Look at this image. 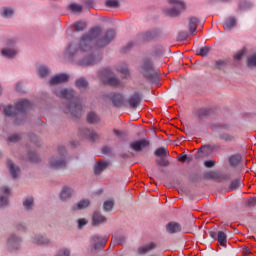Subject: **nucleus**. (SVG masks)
<instances>
[{"instance_id": "nucleus-1", "label": "nucleus", "mask_w": 256, "mask_h": 256, "mask_svg": "<svg viewBox=\"0 0 256 256\" xmlns=\"http://www.w3.org/2000/svg\"><path fill=\"white\" fill-rule=\"evenodd\" d=\"M117 33L113 29L100 33V27L91 28L78 38V42H70L66 45L64 56L69 62H75L78 66H92L100 61V56H94V49L104 48L113 41Z\"/></svg>"}, {"instance_id": "nucleus-2", "label": "nucleus", "mask_w": 256, "mask_h": 256, "mask_svg": "<svg viewBox=\"0 0 256 256\" xmlns=\"http://www.w3.org/2000/svg\"><path fill=\"white\" fill-rule=\"evenodd\" d=\"M56 97L66 99V106L62 107V113H66L72 119L81 118V100L75 97V89L62 88L56 90Z\"/></svg>"}, {"instance_id": "nucleus-3", "label": "nucleus", "mask_w": 256, "mask_h": 256, "mask_svg": "<svg viewBox=\"0 0 256 256\" xmlns=\"http://www.w3.org/2000/svg\"><path fill=\"white\" fill-rule=\"evenodd\" d=\"M29 100L17 101L14 105L4 106V117L10 120L15 126L23 125L26 122V110H29Z\"/></svg>"}, {"instance_id": "nucleus-4", "label": "nucleus", "mask_w": 256, "mask_h": 256, "mask_svg": "<svg viewBox=\"0 0 256 256\" xmlns=\"http://www.w3.org/2000/svg\"><path fill=\"white\" fill-rule=\"evenodd\" d=\"M140 74H143V78L152 84L159 83V72L152 67V60L143 59V64L140 65Z\"/></svg>"}, {"instance_id": "nucleus-5", "label": "nucleus", "mask_w": 256, "mask_h": 256, "mask_svg": "<svg viewBox=\"0 0 256 256\" xmlns=\"http://www.w3.org/2000/svg\"><path fill=\"white\" fill-rule=\"evenodd\" d=\"M65 165H67V161L65 160V147L59 146L56 156L49 158V168L60 170L64 169Z\"/></svg>"}, {"instance_id": "nucleus-6", "label": "nucleus", "mask_w": 256, "mask_h": 256, "mask_svg": "<svg viewBox=\"0 0 256 256\" xmlns=\"http://www.w3.org/2000/svg\"><path fill=\"white\" fill-rule=\"evenodd\" d=\"M16 42H18L16 37L7 38V40L4 41V48H1V57L7 59H13V57H16V54H18V51H16L15 48Z\"/></svg>"}, {"instance_id": "nucleus-7", "label": "nucleus", "mask_w": 256, "mask_h": 256, "mask_svg": "<svg viewBox=\"0 0 256 256\" xmlns=\"http://www.w3.org/2000/svg\"><path fill=\"white\" fill-rule=\"evenodd\" d=\"M21 244H23V238H20V236H16V234L7 236V252L16 253V251H20Z\"/></svg>"}, {"instance_id": "nucleus-8", "label": "nucleus", "mask_w": 256, "mask_h": 256, "mask_svg": "<svg viewBox=\"0 0 256 256\" xmlns=\"http://www.w3.org/2000/svg\"><path fill=\"white\" fill-rule=\"evenodd\" d=\"M99 75H101V83H104V85L111 87H117L120 85V80H118L117 77L110 76V69H103L99 71Z\"/></svg>"}, {"instance_id": "nucleus-9", "label": "nucleus", "mask_w": 256, "mask_h": 256, "mask_svg": "<svg viewBox=\"0 0 256 256\" xmlns=\"http://www.w3.org/2000/svg\"><path fill=\"white\" fill-rule=\"evenodd\" d=\"M153 155L159 157L158 159H156V166L168 167V160L165 159V157H168L167 149L163 147L156 148V151H153Z\"/></svg>"}, {"instance_id": "nucleus-10", "label": "nucleus", "mask_w": 256, "mask_h": 256, "mask_svg": "<svg viewBox=\"0 0 256 256\" xmlns=\"http://www.w3.org/2000/svg\"><path fill=\"white\" fill-rule=\"evenodd\" d=\"M169 4L174 6H172V8L166 9V16L178 17V14H180L182 10H185V3H181V1L169 0Z\"/></svg>"}, {"instance_id": "nucleus-11", "label": "nucleus", "mask_w": 256, "mask_h": 256, "mask_svg": "<svg viewBox=\"0 0 256 256\" xmlns=\"http://www.w3.org/2000/svg\"><path fill=\"white\" fill-rule=\"evenodd\" d=\"M204 179L214 180L218 182L230 181V174H223L218 171H211L208 173H204Z\"/></svg>"}, {"instance_id": "nucleus-12", "label": "nucleus", "mask_w": 256, "mask_h": 256, "mask_svg": "<svg viewBox=\"0 0 256 256\" xmlns=\"http://www.w3.org/2000/svg\"><path fill=\"white\" fill-rule=\"evenodd\" d=\"M65 83H68V74L66 73L56 74L53 77L49 78V81H48L49 87L62 85Z\"/></svg>"}, {"instance_id": "nucleus-13", "label": "nucleus", "mask_w": 256, "mask_h": 256, "mask_svg": "<svg viewBox=\"0 0 256 256\" xmlns=\"http://www.w3.org/2000/svg\"><path fill=\"white\" fill-rule=\"evenodd\" d=\"M104 245H107V238L100 236L91 237V251H100L104 249Z\"/></svg>"}, {"instance_id": "nucleus-14", "label": "nucleus", "mask_w": 256, "mask_h": 256, "mask_svg": "<svg viewBox=\"0 0 256 256\" xmlns=\"http://www.w3.org/2000/svg\"><path fill=\"white\" fill-rule=\"evenodd\" d=\"M30 243L40 247L49 246V238L42 234H33V237H30Z\"/></svg>"}, {"instance_id": "nucleus-15", "label": "nucleus", "mask_w": 256, "mask_h": 256, "mask_svg": "<svg viewBox=\"0 0 256 256\" xmlns=\"http://www.w3.org/2000/svg\"><path fill=\"white\" fill-rule=\"evenodd\" d=\"M142 101L143 94H139V92H133V94L127 98V105L130 106V109H136V107H139V103Z\"/></svg>"}, {"instance_id": "nucleus-16", "label": "nucleus", "mask_w": 256, "mask_h": 256, "mask_svg": "<svg viewBox=\"0 0 256 256\" xmlns=\"http://www.w3.org/2000/svg\"><path fill=\"white\" fill-rule=\"evenodd\" d=\"M208 235L211 237V239L218 241V244L221 245V247H227V234H224L221 231H211L208 232Z\"/></svg>"}, {"instance_id": "nucleus-17", "label": "nucleus", "mask_w": 256, "mask_h": 256, "mask_svg": "<svg viewBox=\"0 0 256 256\" xmlns=\"http://www.w3.org/2000/svg\"><path fill=\"white\" fill-rule=\"evenodd\" d=\"M73 194H75V189L68 186H62V190L59 191V201H68V199H71V195Z\"/></svg>"}, {"instance_id": "nucleus-18", "label": "nucleus", "mask_w": 256, "mask_h": 256, "mask_svg": "<svg viewBox=\"0 0 256 256\" xmlns=\"http://www.w3.org/2000/svg\"><path fill=\"white\" fill-rule=\"evenodd\" d=\"M146 147H149L148 140H137L130 142V149H132L133 152L143 151V149H145Z\"/></svg>"}, {"instance_id": "nucleus-19", "label": "nucleus", "mask_w": 256, "mask_h": 256, "mask_svg": "<svg viewBox=\"0 0 256 256\" xmlns=\"http://www.w3.org/2000/svg\"><path fill=\"white\" fill-rule=\"evenodd\" d=\"M107 223V218L103 215H100V212H95L91 214V226L98 227Z\"/></svg>"}, {"instance_id": "nucleus-20", "label": "nucleus", "mask_w": 256, "mask_h": 256, "mask_svg": "<svg viewBox=\"0 0 256 256\" xmlns=\"http://www.w3.org/2000/svg\"><path fill=\"white\" fill-rule=\"evenodd\" d=\"M7 171L10 173V178L16 179L20 175V167L13 164V161L7 160Z\"/></svg>"}, {"instance_id": "nucleus-21", "label": "nucleus", "mask_w": 256, "mask_h": 256, "mask_svg": "<svg viewBox=\"0 0 256 256\" xmlns=\"http://www.w3.org/2000/svg\"><path fill=\"white\" fill-rule=\"evenodd\" d=\"M78 133H80L82 137H85V139H88V141L94 142V140H97V134L91 129L82 128L78 130Z\"/></svg>"}, {"instance_id": "nucleus-22", "label": "nucleus", "mask_w": 256, "mask_h": 256, "mask_svg": "<svg viewBox=\"0 0 256 256\" xmlns=\"http://www.w3.org/2000/svg\"><path fill=\"white\" fill-rule=\"evenodd\" d=\"M111 243L114 245L126 244V236L123 233L114 232V235H111Z\"/></svg>"}, {"instance_id": "nucleus-23", "label": "nucleus", "mask_w": 256, "mask_h": 256, "mask_svg": "<svg viewBox=\"0 0 256 256\" xmlns=\"http://www.w3.org/2000/svg\"><path fill=\"white\" fill-rule=\"evenodd\" d=\"M50 73H52V70H49V67L45 65L36 66V77L45 79V77L49 76Z\"/></svg>"}, {"instance_id": "nucleus-24", "label": "nucleus", "mask_w": 256, "mask_h": 256, "mask_svg": "<svg viewBox=\"0 0 256 256\" xmlns=\"http://www.w3.org/2000/svg\"><path fill=\"white\" fill-rule=\"evenodd\" d=\"M10 196V189L1 187L0 192V208L7 207V197Z\"/></svg>"}, {"instance_id": "nucleus-25", "label": "nucleus", "mask_w": 256, "mask_h": 256, "mask_svg": "<svg viewBox=\"0 0 256 256\" xmlns=\"http://www.w3.org/2000/svg\"><path fill=\"white\" fill-rule=\"evenodd\" d=\"M166 232L169 234L180 233L181 225L176 222H169V224H166Z\"/></svg>"}, {"instance_id": "nucleus-26", "label": "nucleus", "mask_w": 256, "mask_h": 256, "mask_svg": "<svg viewBox=\"0 0 256 256\" xmlns=\"http://www.w3.org/2000/svg\"><path fill=\"white\" fill-rule=\"evenodd\" d=\"M22 206H24V211L27 213L33 212L34 202L33 196H27L24 198V202H22Z\"/></svg>"}, {"instance_id": "nucleus-27", "label": "nucleus", "mask_w": 256, "mask_h": 256, "mask_svg": "<svg viewBox=\"0 0 256 256\" xmlns=\"http://www.w3.org/2000/svg\"><path fill=\"white\" fill-rule=\"evenodd\" d=\"M159 37V31H146L142 35L143 42H149L152 41L153 39Z\"/></svg>"}, {"instance_id": "nucleus-28", "label": "nucleus", "mask_w": 256, "mask_h": 256, "mask_svg": "<svg viewBox=\"0 0 256 256\" xmlns=\"http://www.w3.org/2000/svg\"><path fill=\"white\" fill-rule=\"evenodd\" d=\"M91 205V202H89L87 199L80 200L78 203H75V205H72V211H81L87 208V206Z\"/></svg>"}, {"instance_id": "nucleus-29", "label": "nucleus", "mask_w": 256, "mask_h": 256, "mask_svg": "<svg viewBox=\"0 0 256 256\" xmlns=\"http://www.w3.org/2000/svg\"><path fill=\"white\" fill-rule=\"evenodd\" d=\"M236 27V18L233 16L227 17L224 20V31H230L231 29Z\"/></svg>"}, {"instance_id": "nucleus-30", "label": "nucleus", "mask_w": 256, "mask_h": 256, "mask_svg": "<svg viewBox=\"0 0 256 256\" xmlns=\"http://www.w3.org/2000/svg\"><path fill=\"white\" fill-rule=\"evenodd\" d=\"M85 120L90 125H97V123H100V118L97 117V114L94 112H88V115H86Z\"/></svg>"}, {"instance_id": "nucleus-31", "label": "nucleus", "mask_w": 256, "mask_h": 256, "mask_svg": "<svg viewBox=\"0 0 256 256\" xmlns=\"http://www.w3.org/2000/svg\"><path fill=\"white\" fill-rule=\"evenodd\" d=\"M111 103L114 107L123 106V95L114 93L111 95Z\"/></svg>"}, {"instance_id": "nucleus-32", "label": "nucleus", "mask_w": 256, "mask_h": 256, "mask_svg": "<svg viewBox=\"0 0 256 256\" xmlns=\"http://www.w3.org/2000/svg\"><path fill=\"white\" fill-rule=\"evenodd\" d=\"M75 89L78 91H84L87 89V80L84 77L75 79Z\"/></svg>"}, {"instance_id": "nucleus-33", "label": "nucleus", "mask_w": 256, "mask_h": 256, "mask_svg": "<svg viewBox=\"0 0 256 256\" xmlns=\"http://www.w3.org/2000/svg\"><path fill=\"white\" fill-rule=\"evenodd\" d=\"M243 160V157H241L239 154L230 155L229 159H227V162L230 163V167H236L239 165V161Z\"/></svg>"}, {"instance_id": "nucleus-34", "label": "nucleus", "mask_w": 256, "mask_h": 256, "mask_svg": "<svg viewBox=\"0 0 256 256\" xmlns=\"http://www.w3.org/2000/svg\"><path fill=\"white\" fill-rule=\"evenodd\" d=\"M152 249H155V243L146 244L145 246L138 248L137 253L145 255L146 253H149V251H152Z\"/></svg>"}, {"instance_id": "nucleus-35", "label": "nucleus", "mask_w": 256, "mask_h": 256, "mask_svg": "<svg viewBox=\"0 0 256 256\" xmlns=\"http://www.w3.org/2000/svg\"><path fill=\"white\" fill-rule=\"evenodd\" d=\"M252 9V3L246 0H240V2L237 3V10L240 11H246Z\"/></svg>"}, {"instance_id": "nucleus-36", "label": "nucleus", "mask_w": 256, "mask_h": 256, "mask_svg": "<svg viewBox=\"0 0 256 256\" xmlns=\"http://www.w3.org/2000/svg\"><path fill=\"white\" fill-rule=\"evenodd\" d=\"M197 24H199L197 18H188V31L194 33L197 30Z\"/></svg>"}, {"instance_id": "nucleus-37", "label": "nucleus", "mask_w": 256, "mask_h": 256, "mask_svg": "<svg viewBox=\"0 0 256 256\" xmlns=\"http://www.w3.org/2000/svg\"><path fill=\"white\" fill-rule=\"evenodd\" d=\"M195 116L200 120H204L207 116H210V110L206 108L198 109V111L195 112Z\"/></svg>"}, {"instance_id": "nucleus-38", "label": "nucleus", "mask_w": 256, "mask_h": 256, "mask_svg": "<svg viewBox=\"0 0 256 256\" xmlns=\"http://www.w3.org/2000/svg\"><path fill=\"white\" fill-rule=\"evenodd\" d=\"M104 169H107V162L101 161L95 163V175H100V173L104 172Z\"/></svg>"}, {"instance_id": "nucleus-39", "label": "nucleus", "mask_w": 256, "mask_h": 256, "mask_svg": "<svg viewBox=\"0 0 256 256\" xmlns=\"http://www.w3.org/2000/svg\"><path fill=\"white\" fill-rule=\"evenodd\" d=\"M218 139L224 141V143H231L235 141V137H233V135H230L229 133L218 134Z\"/></svg>"}, {"instance_id": "nucleus-40", "label": "nucleus", "mask_w": 256, "mask_h": 256, "mask_svg": "<svg viewBox=\"0 0 256 256\" xmlns=\"http://www.w3.org/2000/svg\"><path fill=\"white\" fill-rule=\"evenodd\" d=\"M247 67L256 69V53L250 54V56L247 57Z\"/></svg>"}, {"instance_id": "nucleus-41", "label": "nucleus", "mask_w": 256, "mask_h": 256, "mask_svg": "<svg viewBox=\"0 0 256 256\" xmlns=\"http://www.w3.org/2000/svg\"><path fill=\"white\" fill-rule=\"evenodd\" d=\"M10 17H13V9L7 7L1 8V18L10 19Z\"/></svg>"}, {"instance_id": "nucleus-42", "label": "nucleus", "mask_w": 256, "mask_h": 256, "mask_svg": "<svg viewBox=\"0 0 256 256\" xmlns=\"http://www.w3.org/2000/svg\"><path fill=\"white\" fill-rule=\"evenodd\" d=\"M27 160L30 163H39V155H36V152L30 151L27 153Z\"/></svg>"}, {"instance_id": "nucleus-43", "label": "nucleus", "mask_w": 256, "mask_h": 256, "mask_svg": "<svg viewBox=\"0 0 256 256\" xmlns=\"http://www.w3.org/2000/svg\"><path fill=\"white\" fill-rule=\"evenodd\" d=\"M210 52V47L204 46L200 49L196 50L195 55L201 56V57H207V53Z\"/></svg>"}, {"instance_id": "nucleus-44", "label": "nucleus", "mask_w": 256, "mask_h": 256, "mask_svg": "<svg viewBox=\"0 0 256 256\" xmlns=\"http://www.w3.org/2000/svg\"><path fill=\"white\" fill-rule=\"evenodd\" d=\"M104 6L112 9H117V7H120V3H118L117 0H108L104 1Z\"/></svg>"}, {"instance_id": "nucleus-45", "label": "nucleus", "mask_w": 256, "mask_h": 256, "mask_svg": "<svg viewBox=\"0 0 256 256\" xmlns=\"http://www.w3.org/2000/svg\"><path fill=\"white\" fill-rule=\"evenodd\" d=\"M227 66V60L214 61V69L222 70L223 67Z\"/></svg>"}, {"instance_id": "nucleus-46", "label": "nucleus", "mask_w": 256, "mask_h": 256, "mask_svg": "<svg viewBox=\"0 0 256 256\" xmlns=\"http://www.w3.org/2000/svg\"><path fill=\"white\" fill-rule=\"evenodd\" d=\"M20 142V134H10L7 136V143Z\"/></svg>"}, {"instance_id": "nucleus-47", "label": "nucleus", "mask_w": 256, "mask_h": 256, "mask_svg": "<svg viewBox=\"0 0 256 256\" xmlns=\"http://www.w3.org/2000/svg\"><path fill=\"white\" fill-rule=\"evenodd\" d=\"M14 230L19 233H24L26 232V225L23 223H17L14 225Z\"/></svg>"}, {"instance_id": "nucleus-48", "label": "nucleus", "mask_w": 256, "mask_h": 256, "mask_svg": "<svg viewBox=\"0 0 256 256\" xmlns=\"http://www.w3.org/2000/svg\"><path fill=\"white\" fill-rule=\"evenodd\" d=\"M188 34H194V32H179V37H177V40H179V42L187 40Z\"/></svg>"}, {"instance_id": "nucleus-49", "label": "nucleus", "mask_w": 256, "mask_h": 256, "mask_svg": "<svg viewBox=\"0 0 256 256\" xmlns=\"http://www.w3.org/2000/svg\"><path fill=\"white\" fill-rule=\"evenodd\" d=\"M236 189H239V179H234L230 181L229 190L235 191Z\"/></svg>"}, {"instance_id": "nucleus-50", "label": "nucleus", "mask_w": 256, "mask_h": 256, "mask_svg": "<svg viewBox=\"0 0 256 256\" xmlns=\"http://www.w3.org/2000/svg\"><path fill=\"white\" fill-rule=\"evenodd\" d=\"M71 255V251L68 250V248H62L59 249V252H56V256H70Z\"/></svg>"}, {"instance_id": "nucleus-51", "label": "nucleus", "mask_w": 256, "mask_h": 256, "mask_svg": "<svg viewBox=\"0 0 256 256\" xmlns=\"http://www.w3.org/2000/svg\"><path fill=\"white\" fill-rule=\"evenodd\" d=\"M72 27L75 28V32L84 31V23L83 22H75V24H72Z\"/></svg>"}, {"instance_id": "nucleus-52", "label": "nucleus", "mask_w": 256, "mask_h": 256, "mask_svg": "<svg viewBox=\"0 0 256 256\" xmlns=\"http://www.w3.org/2000/svg\"><path fill=\"white\" fill-rule=\"evenodd\" d=\"M243 56H246V49L237 51V54H234V60L239 61L240 59H243Z\"/></svg>"}, {"instance_id": "nucleus-53", "label": "nucleus", "mask_w": 256, "mask_h": 256, "mask_svg": "<svg viewBox=\"0 0 256 256\" xmlns=\"http://www.w3.org/2000/svg\"><path fill=\"white\" fill-rule=\"evenodd\" d=\"M104 212H110L113 209V201H104Z\"/></svg>"}, {"instance_id": "nucleus-54", "label": "nucleus", "mask_w": 256, "mask_h": 256, "mask_svg": "<svg viewBox=\"0 0 256 256\" xmlns=\"http://www.w3.org/2000/svg\"><path fill=\"white\" fill-rule=\"evenodd\" d=\"M69 10L74 12V13H79L81 12V5L78 4H70L69 5Z\"/></svg>"}, {"instance_id": "nucleus-55", "label": "nucleus", "mask_w": 256, "mask_h": 256, "mask_svg": "<svg viewBox=\"0 0 256 256\" xmlns=\"http://www.w3.org/2000/svg\"><path fill=\"white\" fill-rule=\"evenodd\" d=\"M129 49H133V42L127 43L124 48H120V53L126 54L129 52Z\"/></svg>"}, {"instance_id": "nucleus-56", "label": "nucleus", "mask_w": 256, "mask_h": 256, "mask_svg": "<svg viewBox=\"0 0 256 256\" xmlns=\"http://www.w3.org/2000/svg\"><path fill=\"white\" fill-rule=\"evenodd\" d=\"M14 90L20 94L26 93V91L23 90V83H20V82H17V84L14 85Z\"/></svg>"}, {"instance_id": "nucleus-57", "label": "nucleus", "mask_w": 256, "mask_h": 256, "mask_svg": "<svg viewBox=\"0 0 256 256\" xmlns=\"http://www.w3.org/2000/svg\"><path fill=\"white\" fill-rule=\"evenodd\" d=\"M117 72H119L120 74H124V76L128 75V69H126L125 64L117 66Z\"/></svg>"}, {"instance_id": "nucleus-58", "label": "nucleus", "mask_w": 256, "mask_h": 256, "mask_svg": "<svg viewBox=\"0 0 256 256\" xmlns=\"http://www.w3.org/2000/svg\"><path fill=\"white\" fill-rule=\"evenodd\" d=\"M162 55V46L156 45L153 47V56Z\"/></svg>"}, {"instance_id": "nucleus-59", "label": "nucleus", "mask_w": 256, "mask_h": 256, "mask_svg": "<svg viewBox=\"0 0 256 256\" xmlns=\"http://www.w3.org/2000/svg\"><path fill=\"white\" fill-rule=\"evenodd\" d=\"M247 206L248 207H256V197L250 198V200H247Z\"/></svg>"}, {"instance_id": "nucleus-60", "label": "nucleus", "mask_w": 256, "mask_h": 256, "mask_svg": "<svg viewBox=\"0 0 256 256\" xmlns=\"http://www.w3.org/2000/svg\"><path fill=\"white\" fill-rule=\"evenodd\" d=\"M214 160L204 161V168H214Z\"/></svg>"}, {"instance_id": "nucleus-61", "label": "nucleus", "mask_w": 256, "mask_h": 256, "mask_svg": "<svg viewBox=\"0 0 256 256\" xmlns=\"http://www.w3.org/2000/svg\"><path fill=\"white\" fill-rule=\"evenodd\" d=\"M30 142H33V144H39V137H37L36 134H30Z\"/></svg>"}, {"instance_id": "nucleus-62", "label": "nucleus", "mask_w": 256, "mask_h": 256, "mask_svg": "<svg viewBox=\"0 0 256 256\" xmlns=\"http://www.w3.org/2000/svg\"><path fill=\"white\" fill-rule=\"evenodd\" d=\"M177 160H179V162L185 163L186 161H188V155H179V157H177Z\"/></svg>"}, {"instance_id": "nucleus-63", "label": "nucleus", "mask_w": 256, "mask_h": 256, "mask_svg": "<svg viewBox=\"0 0 256 256\" xmlns=\"http://www.w3.org/2000/svg\"><path fill=\"white\" fill-rule=\"evenodd\" d=\"M84 225H87V220L84 219H78V229H81L84 227Z\"/></svg>"}, {"instance_id": "nucleus-64", "label": "nucleus", "mask_w": 256, "mask_h": 256, "mask_svg": "<svg viewBox=\"0 0 256 256\" xmlns=\"http://www.w3.org/2000/svg\"><path fill=\"white\" fill-rule=\"evenodd\" d=\"M101 153L104 155H110V147L104 146V148H101Z\"/></svg>"}]
</instances>
